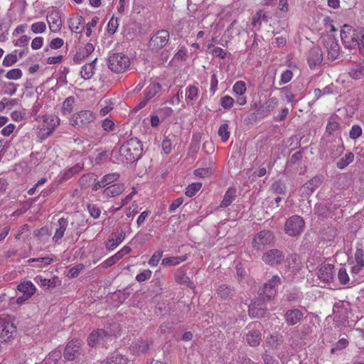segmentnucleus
Segmentation results:
<instances>
[{
    "instance_id": "nucleus-1",
    "label": "nucleus",
    "mask_w": 364,
    "mask_h": 364,
    "mask_svg": "<svg viewBox=\"0 0 364 364\" xmlns=\"http://www.w3.org/2000/svg\"><path fill=\"white\" fill-rule=\"evenodd\" d=\"M280 284V277L274 275L271 279L263 285V287L259 291L258 298L249 306L248 312L250 316L259 318L264 315V303L270 301L275 296L277 293L276 287Z\"/></svg>"
},
{
    "instance_id": "nucleus-2",
    "label": "nucleus",
    "mask_w": 364,
    "mask_h": 364,
    "mask_svg": "<svg viewBox=\"0 0 364 364\" xmlns=\"http://www.w3.org/2000/svg\"><path fill=\"white\" fill-rule=\"evenodd\" d=\"M142 151L140 140L133 137L122 144L118 150L114 149L112 155L118 163L131 164L141 158Z\"/></svg>"
},
{
    "instance_id": "nucleus-3",
    "label": "nucleus",
    "mask_w": 364,
    "mask_h": 364,
    "mask_svg": "<svg viewBox=\"0 0 364 364\" xmlns=\"http://www.w3.org/2000/svg\"><path fill=\"white\" fill-rule=\"evenodd\" d=\"M341 38L346 48H355L357 46L362 52L364 48V28H353L348 25H344L341 31Z\"/></svg>"
},
{
    "instance_id": "nucleus-4",
    "label": "nucleus",
    "mask_w": 364,
    "mask_h": 364,
    "mask_svg": "<svg viewBox=\"0 0 364 364\" xmlns=\"http://www.w3.org/2000/svg\"><path fill=\"white\" fill-rule=\"evenodd\" d=\"M129 66V59L124 54L114 53L108 58V67L114 73H123Z\"/></svg>"
},
{
    "instance_id": "nucleus-5",
    "label": "nucleus",
    "mask_w": 364,
    "mask_h": 364,
    "mask_svg": "<svg viewBox=\"0 0 364 364\" xmlns=\"http://www.w3.org/2000/svg\"><path fill=\"white\" fill-rule=\"evenodd\" d=\"M274 240V235L270 230H262L257 232L252 239V245L256 250H264L271 245Z\"/></svg>"
},
{
    "instance_id": "nucleus-6",
    "label": "nucleus",
    "mask_w": 364,
    "mask_h": 364,
    "mask_svg": "<svg viewBox=\"0 0 364 364\" xmlns=\"http://www.w3.org/2000/svg\"><path fill=\"white\" fill-rule=\"evenodd\" d=\"M304 228V221L301 217L294 215L289 218L285 223L284 230L289 236L300 235Z\"/></svg>"
},
{
    "instance_id": "nucleus-7",
    "label": "nucleus",
    "mask_w": 364,
    "mask_h": 364,
    "mask_svg": "<svg viewBox=\"0 0 364 364\" xmlns=\"http://www.w3.org/2000/svg\"><path fill=\"white\" fill-rule=\"evenodd\" d=\"M95 119V115L89 110H83L73 114L70 119V124L76 128H81L88 125Z\"/></svg>"
},
{
    "instance_id": "nucleus-8",
    "label": "nucleus",
    "mask_w": 364,
    "mask_h": 364,
    "mask_svg": "<svg viewBox=\"0 0 364 364\" xmlns=\"http://www.w3.org/2000/svg\"><path fill=\"white\" fill-rule=\"evenodd\" d=\"M262 259L266 264L277 266L282 263L284 255L278 249H271L264 252Z\"/></svg>"
},
{
    "instance_id": "nucleus-9",
    "label": "nucleus",
    "mask_w": 364,
    "mask_h": 364,
    "mask_svg": "<svg viewBox=\"0 0 364 364\" xmlns=\"http://www.w3.org/2000/svg\"><path fill=\"white\" fill-rule=\"evenodd\" d=\"M16 333V326L8 320H0V342L13 339Z\"/></svg>"
},
{
    "instance_id": "nucleus-10",
    "label": "nucleus",
    "mask_w": 364,
    "mask_h": 364,
    "mask_svg": "<svg viewBox=\"0 0 364 364\" xmlns=\"http://www.w3.org/2000/svg\"><path fill=\"white\" fill-rule=\"evenodd\" d=\"M82 341L79 339H73L68 342L65 348L63 356L67 360H74L80 354Z\"/></svg>"
},
{
    "instance_id": "nucleus-11",
    "label": "nucleus",
    "mask_w": 364,
    "mask_h": 364,
    "mask_svg": "<svg viewBox=\"0 0 364 364\" xmlns=\"http://www.w3.org/2000/svg\"><path fill=\"white\" fill-rule=\"evenodd\" d=\"M304 315L303 311L299 309H290L285 311L284 318L288 326H294L303 319Z\"/></svg>"
},
{
    "instance_id": "nucleus-12",
    "label": "nucleus",
    "mask_w": 364,
    "mask_h": 364,
    "mask_svg": "<svg viewBox=\"0 0 364 364\" xmlns=\"http://www.w3.org/2000/svg\"><path fill=\"white\" fill-rule=\"evenodd\" d=\"M325 47L327 50V57L328 59L333 61L336 60L338 55L340 51V46L338 43V42L333 38H328L325 41Z\"/></svg>"
},
{
    "instance_id": "nucleus-13",
    "label": "nucleus",
    "mask_w": 364,
    "mask_h": 364,
    "mask_svg": "<svg viewBox=\"0 0 364 364\" xmlns=\"http://www.w3.org/2000/svg\"><path fill=\"white\" fill-rule=\"evenodd\" d=\"M47 132L43 134L44 138L50 136L53 130L60 124V119L53 114L43 115L42 117Z\"/></svg>"
},
{
    "instance_id": "nucleus-14",
    "label": "nucleus",
    "mask_w": 364,
    "mask_h": 364,
    "mask_svg": "<svg viewBox=\"0 0 364 364\" xmlns=\"http://www.w3.org/2000/svg\"><path fill=\"white\" fill-rule=\"evenodd\" d=\"M175 280L177 283L185 285L191 289H194L193 282L187 276V268L185 266L177 269L175 272Z\"/></svg>"
},
{
    "instance_id": "nucleus-15",
    "label": "nucleus",
    "mask_w": 364,
    "mask_h": 364,
    "mask_svg": "<svg viewBox=\"0 0 364 364\" xmlns=\"http://www.w3.org/2000/svg\"><path fill=\"white\" fill-rule=\"evenodd\" d=\"M323 60V53L318 46L313 47L308 53L307 60L311 68L320 65Z\"/></svg>"
},
{
    "instance_id": "nucleus-16",
    "label": "nucleus",
    "mask_w": 364,
    "mask_h": 364,
    "mask_svg": "<svg viewBox=\"0 0 364 364\" xmlns=\"http://www.w3.org/2000/svg\"><path fill=\"white\" fill-rule=\"evenodd\" d=\"M323 178L322 176H316L312 178L310 181L304 183L301 188L302 194H311L316 188L321 186L323 182Z\"/></svg>"
},
{
    "instance_id": "nucleus-17",
    "label": "nucleus",
    "mask_w": 364,
    "mask_h": 364,
    "mask_svg": "<svg viewBox=\"0 0 364 364\" xmlns=\"http://www.w3.org/2000/svg\"><path fill=\"white\" fill-rule=\"evenodd\" d=\"M46 20L49 26V28L52 32H58L61 27V18L56 11L48 12Z\"/></svg>"
},
{
    "instance_id": "nucleus-18",
    "label": "nucleus",
    "mask_w": 364,
    "mask_h": 364,
    "mask_svg": "<svg viewBox=\"0 0 364 364\" xmlns=\"http://www.w3.org/2000/svg\"><path fill=\"white\" fill-rule=\"evenodd\" d=\"M334 266L331 264H326L321 267L318 272V277L323 282H331L334 277Z\"/></svg>"
},
{
    "instance_id": "nucleus-19",
    "label": "nucleus",
    "mask_w": 364,
    "mask_h": 364,
    "mask_svg": "<svg viewBox=\"0 0 364 364\" xmlns=\"http://www.w3.org/2000/svg\"><path fill=\"white\" fill-rule=\"evenodd\" d=\"M112 236L106 242V247L109 250H114L124 240L125 231L121 230L119 232H114L112 234Z\"/></svg>"
},
{
    "instance_id": "nucleus-20",
    "label": "nucleus",
    "mask_w": 364,
    "mask_h": 364,
    "mask_svg": "<svg viewBox=\"0 0 364 364\" xmlns=\"http://www.w3.org/2000/svg\"><path fill=\"white\" fill-rule=\"evenodd\" d=\"M349 76L354 80H359L364 77V65L360 62H354L348 69Z\"/></svg>"
},
{
    "instance_id": "nucleus-21",
    "label": "nucleus",
    "mask_w": 364,
    "mask_h": 364,
    "mask_svg": "<svg viewBox=\"0 0 364 364\" xmlns=\"http://www.w3.org/2000/svg\"><path fill=\"white\" fill-rule=\"evenodd\" d=\"M107 336V332L103 329H97L92 332L87 338V343L90 346L94 347L97 343L103 341L104 338Z\"/></svg>"
},
{
    "instance_id": "nucleus-22",
    "label": "nucleus",
    "mask_w": 364,
    "mask_h": 364,
    "mask_svg": "<svg viewBox=\"0 0 364 364\" xmlns=\"http://www.w3.org/2000/svg\"><path fill=\"white\" fill-rule=\"evenodd\" d=\"M124 191L122 183H114L107 187L103 191V195L106 197H115L120 195Z\"/></svg>"
},
{
    "instance_id": "nucleus-23",
    "label": "nucleus",
    "mask_w": 364,
    "mask_h": 364,
    "mask_svg": "<svg viewBox=\"0 0 364 364\" xmlns=\"http://www.w3.org/2000/svg\"><path fill=\"white\" fill-rule=\"evenodd\" d=\"M17 289L22 292L25 295L26 298L31 297L36 290V287L30 281L21 282L18 285Z\"/></svg>"
},
{
    "instance_id": "nucleus-24",
    "label": "nucleus",
    "mask_w": 364,
    "mask_h": 364,
    "mask_svg": "<svg viewBox=\"0 0 364 364\" xmlns=\"http://www.w3.org/2000/svg\"><path fill=\"white\" fill-rule=\"evenodd\" d=\"M96 61L97 58L94 59L92 62L87 63L82 67L80 75L84 80H90L92 77L95 73Z\"/></svg>"
},
{
    "instance_id": "nucleus-25",
    "label": "nucleus",
    "mask_w": 364,
    "mask_h": 364,
    "mask_svg": "<svg viewBox=\"0 0 364 364\" xmlns=\"http://www.w3.org/2000/svg\"><path fill=\"white\" fill-rule=\"evenodd\" d=\"M279 103L277 97H273L268 99L265 103L260 107L259 112L264 115H268L271 111L274 109Z\"/></svg>"
},
{
    "instance_id": "nucleus-26",
    "label": "nucleus",
    "mask_w": 364,
    "mask_h": 364,
    "mask_svg": "<svg viewBox=\"0 0 364 364\" xmlns=\"http://www.w3.org/2000/svg\"><path fill=\"white\" fill-rule=\"evenodd\" d=\"M69 28L71 31L76 33H80L84 28V18L81 16H77L70 18Z\"/></svg>"
},
{
    "instance_id": "nucleus-27",
    "label": "nucleus",
    "mask_w": 364,
    "mask_h": 364,
    "mask_svg": "<svg viewBox=\"0 0 364 364\" xmlns=\"http://www.w3.org/2000/svg\"><path fill=\"white\" fill-rule=\"evenodd\" d=\"M68 220L64 218H61L58 220V228L56 229L55 235L53 237V240L55 242H58L64 235L65 231L68 226Z\"/></svg>"
},
{
    "instance_id": "nucleus-28",
    "label": "nucleus",
    "mask_w": 364,
    "mask_h": 364,
    "mask_svg": "<svg viewBox=\"0 0 364 364\" xmlns=\"http://www.w3.org/2000/svg\"><path fill=\"white\" fill-rule=\"evenodd\" d=\"M236 197V190L233 188H229L220 205V208H226L229 206Z\"/></svg>"
},
{
    "instance_id": "nucleus-29",
    "label": "nucleus",
    "mask_w": 364,
    "mask_h": 364,
    "mask_svg": "<svg viewBox=\"0 0 364 364\" xmlns=\"http://www.w3.org/2000/svg\"><path fill=\"white\" fill-rule=\"evenodd\" d=\"M217 294L222 299H231L234 296L235 291L230 286L223 284L218 287Z\"/></svg>"
},
{
    "instance_id": "nucleus-30",
    "label": "nucleus",
    "mask_w": 364,
    "mask_h": 364,
    "mask_svg": "<svg viewBox=\"0 0 364 364\" xmlns=\"http://www.w3.org/2000/svg\"><path fill=\"white\" fill-rule=\"evenodd\" d=\"M247 343L252 346H257L259 344L261 336L258 331H251L246 335Z\"/></svg>"
},
{
    "instance_id": "nucleus-31",
    "label": "nucleus",
    "mask_w": 364,
    "mask_h": 364,
    "mask_svg": "<svg viewBox=\"0 0 364 364\" xmlns=\"http://www.w3.org/2000/svg\"><path fill=\"white\" fill-rule=\"evenodd\" d=\"M354 157V154L352 152L346 153L343 158L337 161L336 166L339 169H343L353 161Z\"/></svg>"
},
{
    "instance_id": "nucleus-32",
    "label": "nucleus",
    "mask_w": 364,
    "mask_h": 364,
    "mask_svg": "<svg viewBox=\"0 0 364 364\" xmlns=\"http://www.w3.org/2000/svg\"><path fill=\"white\" fill-rule=\"evenodd\" d=\"M159 90V83L156 82H151L145 90L144 98L149 101L156 95Z\"/></svg>"
},
{
    "instance_id": "nucleus-33",
    "label": "nucleus",
    "mask_w": 364,
    "mask_h": 364,
    "mask_svg": "<svg viewBox=\"0 0 364 364\" xmlns=\"http://www.w3.org/2000/svg\"><path fill=\"white\" fill-rule=\"evenodd\" d=\"M187 259V257L186 255L180 256V257H171L163 259L162 264L164 266H175L179 264L180 263L186 261Z\"/></svg>"
},
{
    "instance_id": "nucleus-34",
    "label": "nucleus",
    "mask_w": 364,
    "mask_h": 364,
    "mask_svg": "<svg viewBox=\"0 0 364 364\" xmlns=\"http://www.w3.org/2000/svg\"><path fill=\"white\" fill-rule=\"evenodd\" d=\"M262 21L267 22L268 18L264 11L259 10L253 16L252 24L255 27L260 26Z\"/></svg>"
},
{
    "instance_id": "nucleus-35",
    "label": "nucleus",
    "mask_w": 364,
    "mask_h": 364,
    "mask_svg": "<svg viewBox=\"0 0 364 364\" xmlns=\"http://www.w3.org/2000/svg\"><path fill=\"white\" fill-rule=\"evenodd\" d=\"M36 282L43 287H46L48 289L55 288L56 287V284L55 279H48L46 278H43L41 276H37L35 278Z\"/></svg>"
},
{
    "instance_id": "nucleus-36",
    "label": "nucleus",
    "mask_w": 364,
    "mask_h": 364,
    "mask_svg": "<svg viewBox=\"0 0 364 364\" xmlns=\"http://www.w3.org/2000/svg\"><path fill=\"white\" fill-rule=\"evenodd\" d=\"M75 97L73 96L67 97L63 103L62 112L64 114H70L73 109Z\"/></svg>"
},
{
    "instance_id": "nucleus-37",
    "label": "nucleus",
    "mask_w": 364,
    "mask_h": 364,
    "mask_svg": "<svg viewBox=\"0 0 364 364\" xmlns=\"http://www.w3.org/2000/svg\"><path fill=\"white\" fill-rule=\"evenodd\" d=\"M280 92L284 97L286 100L291 104H295L296 100H294L295 95L291 91V88L289 86H286L280 89Z\"/></svg>"
},
{
    "instance_id": "nucleus-38",
    "label": "nucleus",
    "mask_w": 364,
    "mask_h": 364,
    "mask_svg": "<svg viewBox=\"0 0 364 364\" xmlns=\"http://www.w3.org/2000/svg\"><path fill=\"white\" fill-rule=\"evenodd\" d=\"M18 104V100L17 99L4 98L1 101H0V112H2L6 108L11 109Z\"/></svg>"
},
{
    "instance_id": "nucleus-39",
    "label": "nucleus",
    "mask_w": 364,
    "mask_h": 364,
    "mask_svg": "<svg viewBox=\"0 0 364 364\" xmlns=\"http://www.w3.org/2000/svg\"><path fill=\"white\" fill-rule=\"evenodd\" d=\"M246 90V84L245 82L242 80L237 81L232 87L233 92L238 96L243 95L245 93Z\"/></svg>"
},
{
    "instance_id": "nucleus-40",
    "label": "nucleus",
    "mask_w": 364,
    "mask_h": 364,
    "mask_svg": "<svg viewBox=\"0 0 364 364\" xmlns=\"http://www.w3.org/2000/svg\"><path fill=\"white\" fill-rule=\"evenodd\" d=\"M198 97V89L196 86H188L186 91V99L187 101H192Z\"/></svg>"
},
{
    "instance_id": "nucleus-41",
    "label": "nucleus",
    "mask_w": 364,
    "mask_h": 364,
    "mask_svg": "<svg viewBox=\"0 0 364 364\" xmlns=\"http://www.w3.org/2000/svg\"><path fill=\"white\" fill-rule=\"evenodd\" d=\"M17 87L18 85H16L14 82H4L3 85V92L6 95L12 96L16 92Z\"/></svg>"
},
{
    "instance_id": "nucleus-42",
    "label": "nucleus",
    "mask_w": 364,
    "mask_h": 364,
    "mask_svg": "<svg viewBox=\"0 0 364 364\" xmlns=\"http://www.w3.org/2000/svg\"><path fill=\"white\" fill-rule=\"evenodd\" d=\"M129 360L127 358L116 354L109 358V361L106 362L105 364H129Z\"/></svg>"
},
{
    "instance_id": "nucleus-43",
    "label": "nucleus",
    "mask_w": 364,
    "mask_h": 364,
    "mask_svg": "<svg viewBox=\"0 0 364 364\" xmlns=\"http://www.w3.org/2000/svg\"><path fill=\"white\" fill-rule=\"evenodd\" d=\"M218 135L220 136L223 141L225 142L230 137V132L228 130V124L224 123L221 124L218 129Z\"/></svg>"
},
{
    "instance_id": "nucleus-44",
    "label": "nucleus",
    "mask_w": 364,
    "mask_h": 364,
    "mask_svg": "<svg viewBox=\"0 0 364 364\" xmlns=\"http://www.w3.org/2000/svg\"><path fill=\"white\" fill-rule=\"evenodd\" d=\"M289 267L293 269H296L301 264L299 256L296 254L291 255L287 259Z\"/></svg>"
},
{
    "instance_id": "nucleus-45",
    "label": "nucleus",
    "mask_w": 364,
    "mask_h": 364,
    "mask_svg": "<svg viewBox=\"0 0 364 364\" xmlns=\"http://www.w3.org/2000/svg\"><path fill=\"white\" fill-rule=\"evenodd\" d=\"M201 187L202 183H193L186 188V195L188 197H192L196 195V193L200 189Z\"/></svg>"
},
{
    "instance_id": "nucleus-46",
    "label": "nucleus",
    "mask_w": 364,
    "mask_h": 364,
    "mask_svg": "<svg viewBox=\"0 0 364 364\" xmlns=\"http://www.w3.org/2000/svg\"><path fill=\"white\" fill-rule=\"evenodd\" d=\"M354 264L364 267V251L362 247H356Z\"/></svg>"
},
{
    "instance_id": "nucleus-47",
    "label": "nucleus",
    "mask_w": 364,
    "mask_h": 364,
    "mask_svg": "<svg viewBox=\"0 0 364 364\" xmlns=\"http://www.w3.org/2000/svg\"><path fill=\"white\" fill-rule=\"evenodd\" d=\"M23 75V73L19 68H14L8 71L6 74V77L9 80H18Z\"/></svg>"
},
{
    "instance_id": "nucleus-48",
    "label": "nucleus",
    "mask_w": 364,
    "mask_h": 364,
    "mask_svg": "<svg viewBox=\"0 0 364 364\" xmlns=\"http://www.w3.org/2000/svg\"><path fill=\"white\" fill-rule=\"evenodd\" d=\"M119 177V175L117 173H112L105 175L102 179L101 181L103 182V184H105V187L107 186L108 184L113 183L114 181H117Z\"/></svg>"
},
{
    "instance_id": "nucleus-49",
    "label": "nucleus",
    "mask_w": 364,
    "mask_h": 364,
    "mask_svg": "<svg viewBox=\"0 0 364 364\" xmlns=\"http://www.w3.org/2000/svg\"><path fill=\"white\" fill-rule=\"evenodd\" d=\"M235 100L232 97L228 95L223 96L220 99V105L225 109H229L232 107Z\"/></svg>"
},
{
    "instance_id": "nucleus-50",
    "label": "nucleus",
    "mask_w": 364,
    "mask_h": 364,
    "mask_svg": "<svg viewBox=\"0 0 364 364\" xmlns=\"http://www.w3.org/2000/svg\"><path fill=\"white\" fill-rule=\"evenodd\" d=\"M338 279L341 284H346L349 282V277L344 267H341L338 272Z\"/></svg>"
},
{
    "instance_id": "nucleus-51",
    "label": "nucleus",
    "mask_w": 364,
    "mask_h": 364,
    "mask_svg": "<svg viewBox=\"0 0 364 364\" xmlns=\"http://www.w3.org/2000/svg\"><path fill=\"white\" fill-rule=\"evenodd\" d=\"M120 259H122V255L116 253L114 255L110 257L109 258L104 261L102 265L105 268L109 267L114 264Z\"/></svg>"
},
{
    "instance_id": "nucleus-52",
    "label": "nucleus",
    "mask_w": 364,
    "mask_h": 364,
    "mask_svg": "<svg viewBox=\"0 0 364 364\" xmlns=\"http://www.w3.org/2000/svg\"><path fill=\"white\" fill-rule=\"evenodd\" d=\"M31 29L34 33H42L46 29V24L44 22L38 21L33 23Z\"/></svg>"
},
{
    "instance_id": "nucleus-53",
    "label": "nucleus",
    "mask_w": 364,
    "mask_h": 364,
    "mask_svg": "<svg viewBox=\"0 0 364 364\" xmlns=\"http://www.w3.org/2000/svg\"><path fill=\"white\" fill-rule=\"evenodd\" d=\"M363 130L360 126L358 124H354L352 126L350 132L349 136L350 139H356L358 137H360L362 134Z\"/></svg>"
},
{
    "instance_id": "nucleus-54",
    "label": "nucleus",
    "mask_w": 364,
    "mask_h": 364,
    "mask_svg": "<svg viewBox=\"0 0 364 364\" xmlns=\"http://www.w3.org/2000/svg\"><path fill=\"white\" fill-rule=\"evenodd\" d=\"M87 210L89 211V213L93 218L97 219L100 217L101 210L97 206V205L93 203H89L87 205Z\"/></svg>"
},
{
    "instance_id": "nucleus-55",
    "label": "nucleus",
    "mask_w": 364,
    "mask_h": 364,
    "mask_svg": "<svg viewBox=\"0 0 364 364\" xmlns=\"http://www.w3.org/2000/svg\"><path fill=\"white\" fill-rule=\"evenodd\" d=\"M158 39L159 37L156 33L151 37L148 44L149 48L154 53H158L159 50Z\"/></svg>"
},
{
    "instance_id": "nucleus-56",
    "label": "nucleus",
    "mask_w": 364,
    "mask_h": 364,
    "mask_svg": "<svg viewBox=\"0 0 364 364\" xmlns=\"http://www.w3.org/2000/svg\"><path fill=\"white\" fill-rule=\"evenodd\" d=\"M84 267L85 266L83 264H76L69 270L68 273V277L70 278H75L77 277L80 271H82L84 269Z\"/></svg>"
},
{
    "instance_id": "nucleus-57",
    "label": "nucleus",
    "mask_w": 364,
    "mask_h": 364,
    "mask_svg": "<svg viewBox=\"0 0 364 364\" xmlns=\"http://www.w3.org/2000/svg\"><path fill=\"white\" fill-rule=\"evenodd\" d=\"M82 167L79 165H76L70 169H68L65 173L63 174V178L65 180H68L70 178L73 176L80 172Z\"/></svg>"
},
{
    "instance_id": "nucleus-58",
    "label": "nucleus",
    "mask_w": 364,
    "mask_h": 364,
    "mask_svg": "<svg viewBox=\"0 0 364 364\" xmlns=\"http://www.w3.org/2000/svg\"><path fill=\"white\" fill-rule=\"evenodd\" d=\"M107 26V32L110 34H114L119 26L118 18L112 17L108 23Z\"/></svg>"
},
{
    "instance_id": "nucleus-59",
    "label": "nucleus",
    "mask_w": 364,
    "mask_h": 364,
    "mask_svg": "<svg viewBox=\"0 0 364 364\" xmlns=\"http://www.w3.org/2000/svg\"><path fill=\"white\" fill-rule=\"evenodd\" d=\"M17 56L14 54H8L3 60V65L9 67L14 65L17 62Z\"/></svg>"
},
{
    "instance_id": "nucleus-60",
    "label": "nucleus",
    "mask_w": 364,
    "mask_h": 364,
    "mask_svg": "<svg viewBox=\"0 0 364 364\" xmlns=\"http://www.w3.org/2000/svg\"><path fill=\"white\" fill-rule=\"evenodd\" d=\"M293 77L292 71L290 70H286L281 75V79L279 85H283L289 82Z\"/></svg>"
},
{
    "instance_id": "nucleus-61",
    "label": "nucleus",
    "mask_w": 364,
    "mask_h": 364,
    "mask_svg": "<svg viewBox=\"0 0 364 364\" xmlns=\"http://www.w3.org/2000/svg\"><path fill=\"white\" fill-rule=\"evenodd\" d=\"M348 344V341L347 339L341 338L336 343L335 346L331 348V352L334 353L336 350L345 348Z\"/></svg>"
},
{
    "instance_id": "nucleus-62",
    "label": "nucleus",
    "mask_w": 364,
    "mask_h": 364,
    "mask_svg": "<svg viewBox=\"0 0 364 364\" xmlns=\"http://www.w3.org/2000/svg\"><path fill=\"white\" fill-rule=\"evenodd\" d=\"M151 276V271H150L149 269H146L141 272L140 274H137L136 277V279L139 282H142L150 279Z\"/></svg>"
},
{
    "instance_id": "nucleus-63",
    "label": "nucleus",
    "mask_w": 364,
    "mask_h": 364,
    "mask_svg": "<svg viewBox=\"0 0 364 364\" xmlns=\"http://www.w3.org/2000/svg\"><path fill=\"white\" fill-rule=\"evenodd\" d=\"M339 128V123L335 120H331L326 126V132L331 134Z\"/></svg>"
},
{
    "instance_id": "nucleus-64",
    "label": "nucleus",
    "mask_w": 364,
    "mask_h": 364,
    "mask_svg": "<svg viewBox=\"0 0 364 364\" xmlns=\"http://www.w3.org/2000/svg\"><path fill=\"white\" fill-rule=\"evenodd\" d=\"M133 348H136L137 349L138 352H140V353H146L149 348V343H146V342H140L139 343H136L134 346H133Z\"/></svg>"
}]
</instances>
